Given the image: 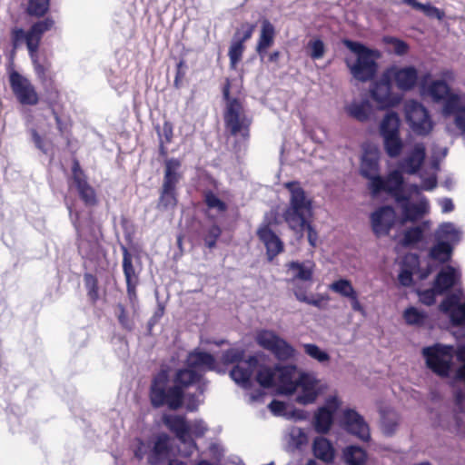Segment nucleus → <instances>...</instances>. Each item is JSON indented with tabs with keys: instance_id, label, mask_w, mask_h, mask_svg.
Wrapping results in <instances>:
<instances>
[{
	"instance_id": "59",
	"label": "nucleus",
	"mask_w": 465,
	"mask_h": 465,
	"mask_svg": "<svg viewBox=\"0 0 465 465\" xmlns=\"http://www.w3.org/2000/svg\"><path fill=\"white\" fill-rule=\"evenodd\" d=\"M453 405L454 420L458 426H460L462 419L460 415L465 413V392L460 388L453 391Z\"/></svg>"
},
{
	"instance_id": "18",
	"label": "nucleus",
	"mask_w": 465,
	"mask_h": 465,
	"mask_svg": "<svg viewBox=\"0 0 465 465\" xmlns=\"http://www.w3.org/2000/svg\"><path fill=\"white\" fill-rule=\"evenodd\" d=\"M427 157V151L423 143H415L398 162L395 170L410 175L421 176L423 165Z\"/></svg>"
},
{
	"instance_id": "13",
	"label": "nucleus",
	"mask_w": 465,
	"mask_h": 465,
	"mask_svg": "<svg viewBox=\"0 0 465 465\" xmlns=\"http://www.w3.org/2000/svg\"><path fill=\"white\" fill-rule=\"evenodd\" d=\"M386 74L395 84L396 87L403 92H411L416 87L420 88L422 82V74L414 64L397 65L391 64L385 70Z\"/></svg>"
},
{
	"instance_id": "30",
	"label": "nucleus",
	"mask_w": 465,
	"mask_h": 465,
	"mask_svg": "<svg viewBox=\"0 0 465 465\" xmlns=\"http://www.w3.org/2000/svg\"><path fill=\"white\" fill-rule=\"evenodd\" d=\"M276 30L274 25L268 19L262 21L260 35L256 44L255 52L260 57L261 62L268 54V50L274 45Z\"/></svg>"
},
{
	"instance_id": "16",
	"label": "nucleus",
	"mask_w": 465,
	"mask_h": 465,
	"mask_svg": "<svg viewBox=\"0 0 465 465\" xmlns=\"http://www.w3.org/2000/svg\"><path fill=\"white\" fill-rule=\"evenodd\" d=\"M8 82L15 97L20 104L34 106L39 103V95L35 87L27 77L12 69L8 72Z\"/></svg>"
},
{
	"instance_id": "4",
	"label": "nucleus",
	"mask_w": 465,
	"mask_h": 465,
	"mask_svg": "<svg viewBox=\"0 0 465 465\" xmlns=\"http://www.w3.org/2000/svg\"><path fill=\"white\" fill-rule=\"evenodd\" d=\"M177 371H183V378L188 381L192 387H196L199 395H203L207 390L209 381L205 378V373L214 371L217 374L224 375L227 369L222 366L216 357L200 347L191 350L181 367Z\"/></svg>"
},
{
	"instance_id": "14",
	"label": "nucleus",
	"mask_w": 465,
	"mask_h": 465,
	"mask_svg": "<svg viewBox=\"0 0 465 465\" xmlns=\"http://www.w3.org/2000/svg\"><path fill=\"white\" fill-rule=\"evenodd\" d=\"M430 225V220H423L405 228L399 235V244L409 249L427 250L431 242Z\"/></svg>"
},
{
	"instance_id": "31",
	"label": "nucleus",
	"mask_w": 465,
	"mask_h": 465,
	"mask_svg": "<svg viewBox=\"0 0 465 465\" xmlns=\"http://www.w3.org/2000/svg\"><path fill=\"white\" fill-rule=\"evenodd\" d=\"M346 114L360 123H367L371 119L373 107L368 98H361L360 101L352 100L344 106Z\"/></svg>"
},
{
	"instance_id": "23",
	"label": "nucleus",
	"mask_w": 465,
	"mask_h": 465,
	"mask_svg": "<svg viewBox=\"0 0 465 465\" xmlns=\"http://www.w3.org/2000/svg\"><path fill=\"white\" fill-rule=\"evenodd\" d=\"M173 447L170 436L165 432L157 434L147 455L150 465H162L170 460Z\"/></svg>"
},
{
	"instance_id": "39",
	"label": "nucleus",
	"mask_w": 465,
	"mask_h": 465,
	"mask_svg": "<svg viewBox=\"0 0 465 465\" xmlns=\"http://www.w3.org/2000/svg\"><path fill=\"white\" fill-rule=\"evenodd\" d=\"M178 204L177 190L161 186L156 208L162 213L173 212Z\"/></svg>"
},
{
	"instance_id": "26",
	"label": "nucleus",
	"mask_w": 465,
	"mask_h": 465,
	"mask_svg": "<svg viewBox=\"0 0 465 465\" xmlns=\"http://www.w3.org/2000/svg\"><path fill=\"white\" fill-rule=\"evenodd\" d=\"M259 240L264 244L267 260H272L284 251V242L269 224H262L256 232Z\"/></svg>"
},
{
	"instance_id": "47",
	"label": "nucleus",
	"mask_w": 465,
	"mask_h": 465,
	"mask_svg": "<svg viewBox=\"0 0 465 465\" xmlns=\"http://www.w3.org/2000/svg\"><path fill=\"white\" fill-rule=\"evenodd\" d=\"M382 44L387 47V52L397 56L407 54L411 49L410 45L403 39L393 35H383Z\"/></svg>"
},
{
	"instance_id": "64",
	"label": "nucleus",
	"mask_w": 465,
	"mask_h": 465,
	"mask_svg": "<svg viewBox=\"0 0 465 465\" xmlns=\"http://www.w3.org/2000/svg\"><path fill=\"white\" fill-rule=\"evenodd\" d=\"M115 316L122 329L126 331H132L134 329V320L129 316L124 305L121 302L116 305Z\"/></svg>"
},
{
	"instance_id": "54",
	"label": "nucleus",
	"mask_w": 465,
	"mask_h": 465,
	"mask_svg": "<svg viewBox=\"0 0 465 465\" xmlns=\"http://www.w3.org/2000/svg\"><path fill=\"white\" fill-rule=\"evenodd\" d=\"M32 35H30L29 29L25 30L23 27L15 26L11 28L10 31V39H11V45L12 50L10 52V58L13 59L14 56L16 54V51L22 44H26V41L31 38Z\"/></svg>"
},
{
	"instance_id": "57",
	"label": "nucleus",
	"mask_w": 465,
	"mask_h": 465,
	"mask_svg": "<svg viewBox=\"0 0 465 465\" xmlns=\"http://www.w3.org/2000/svg\"><path fill=\"white\" fill-rule=\"evenodd\" d=\"M41 18L42 19L38 18L37 21L34 22L28 29L32 37L42 40L43 35L54 27V20L51 16H44Z\"/></svg>"
},
{
	"instance_id": "45",
	"label": "nucleus",
	"mask_w": 465,
	"mask_h": 465,
	"mask_svg": "<svg viewBox=\"0 0 465 465\" xmlns=\"http://www.w3.org/2000/svg\"><path fill=\"white\" fill-rule=\"evenodd\" d=\"M289 228L296 234L298 240L302 239L306 232L309 244L312 247H315L317 245L318 232L312 225V219L305 220L302 224L298 223L294 225L289 226Z\"/></svg>"
},
{
	"instance_id": "17",
	"label": "nucleus",
	"mask_w": 465,
	"mask_h": 465,
	"mask_svg": "<svg viewBox=\"0 0 465 465\" xmlns=\"http://www.w3.org/2000/svg\"><path fill=\"white\" fill-rule=\"evenodd\" d=\"M295 401L301 405L314 403L323 393L317 378L310 372L302 371L297 377Z\"/></svg>"
},
{
	"instance_id": "44",
	"label": "nucleus",
	"mask_w": 465,
	"mask_h": 465,
	"mask_svg": "<svg viewBox=\"0 0 465 465\" xmlns=\"http://www.w3.org/2000/svg\"><path fill=\"white\" fill-rule=\"evenodd\" d=\"M293 295L300 302L312 305L318 309H322L324 307V302L329 300L327 295L322 293H317L316 297L308 296L306 293V289L303 288L301 284L294 285Z\"/></svg>"
},
{
	"instance_id": "1",
	"label": "nucleus",
	"mask_w": 465,
	"mask_h": 465,
	"mask_svg": "<svg viewBox=\"0 0 465 465\" xmlns=\"http://www.w3.org/2000/svg\"><path fill=\"white\" fill-rule=\"evenodd\" d=\"M182 371L167 364L161 365L153 376L149 387V401L153 409L167 408L170 411L185 409L189 412L198 410L200 401L196 393L189 392L191 384Z\"/></svg>"
},
{
	"instance_id": "38",
	"label": "nucleus",
	"mask_w": 465,
	"mask_h": 465,
	"mask_svg": "<svg viewBox=\"0 0 465 465\" xmlns=\"http://www.w3.org/2000/svg\"><path fill=\"white\" fill-rule=\"evenodd\" d=\"M401 120L395 111L386 112L379 124L380 136L401 134Z\"/></svg>"
},
{
	"instance_id": "32",
	"label": "nucleus",
	"mask_w": 465,
	"mask_h": 465,
	"mask_svg": "<svg viewBox=\"0 0 465 465\" xmlns=\"http://www.w3.org/2000/svg\"><path fill=\"white\" fill-rule=\"evenodd\" d=\"M340 459L344 465H367L370 456L365 448L352 443L341 449Z\"/></svg>"
},
{
	"instance_id": "22",
	"label": "nucleus",
	"mask_w": 465,
	"mask_h": 465,
	"mask_svg": "<svg viewBox=\"0 0 465 465\" xmlns=\"http://www.w3.org/2000/svg\"><path fill=\"white\" fill-rule=\"evenodd\" d=\"M420 90L421 94L430 96L436 104L444 101L445 98L452 93L450 86L444 79L433 80L430 72L422 74V82Z\"/></svg>"
},
{
	"instance_id": "10",
	"label": "nucleus",
	"mask_w": 465,
	"mask_h": 465,
	"mask_svg": "<svg viewBox=\"0 0 465 465\" xmlns=\"http://www.w3.org/2000/svg\"><path fill=\"white\" fill-rule=\"evenodd\" d=\"M404 117L409 127L417 135L426 136L433 130L434 122L430 111L417 99L405 103Z\"/></svg>"
},
{
	"instance_id": "50",
	"label": "nucleus",
	"mask_w": 465,
	"mask_h": 465,
	"mask_svg": "<svg viewBox=\"0 0 465 465\" xmlns=\"http://www.w3.org/2000/svg\"><path fill=\"white\" fill-rule=\"evenodd\" d=\"M41 39L31 37L26 41V48L28 51L29 57L32 61L34 71L39 70L42 72V68L51 66L50 62L45 58L43 61L40 60L38 51L41 44Z\"/></svg>"
},
{
	"instance_id": "46",
	"label": "nucleus",
	"mask_w": 465,
	"mask_h": 465,
	"mask_svg": "<svg viewBox=\"0 0 465 465\" xmlns=\"http://www.w3.org/2000/svg\"><path fill=\"white\" fill-rule=\"evenodd\" d=\"M246 358V350L243 347H231L222 352L219 363L227 369L229 365L242 363Z\"/></svg>"
},
{
	"instance_id": "15",
	"label": "nucleus",
	"mask_w": 465,
	"mask_h": 465,
	"mask_svg": "<svg viewBox=\"0 0 465 465\" xmlns=\"http://www.w3.org/2000/svg\"><path fill=\"white\" fill-rule=\"evenodd\" d=\"M370 225L377 238L388 236L391 230L399 225L398 213L391 204H382L370 213Z\"/></svg>"
},
{
	"instance_id": "12",
	"label": "nucleus",
	"mask_w": 465,
	"mask_h": 465,
	"mask_svg": "<svg viewBox=\"0 0 465 465\" xmlns=\"http://www.w3.org/2000/svg\"><path fill=\"white\" fill-rule=\"evenodd\" d=\"M338 424L341 430L354 436L363 443L371 440L370 426L364 417L355 409L345 408L337 416Z\"/></svg>"
},
{
	"instance_id": "49",
	"label": "nucleus",
	"mask_w": 465,
	"mask_h": 465,
	"mask_svg": "<svg viewBox=\"0 0 465 465\" xmlns=\"http://www.w3.org/2000/svg\"><path fill=\"white\" fill-rule=\"evenodd\" d=\"M78 196L87 207H93L97 204V196L94 189L89 184L87 179L78 180L74 183Z\"/></svg>"
},
{
	"instance_id": "7",
	"label": "nucleus",
	"mask_w": 465,
	"mask_h": 465,
	"mask_svg": "<svg viewBox=\"0 0 465 465\" xmlns=\"http://www.w3.org/2000/svg\"><path fill=\"white\" fill-rule=\"evenodd\" d=\"M232 83L230 78H225L222 86V98L225 104L223 121L225 128L232 136H241L247 140L250 136V125L252 119L244 113L243 105L238 97L231 95Z\"/></svg>"
},
{
	"instance_id": "61",
	"label": "nucleus",
	"mask_w": 465,
	"mask_h": 465,
	"mask_svg": "<svg viewBox=\"0 0 465 465\" xmlns=\"http://www.w3.org/2000/svg\"><path fill=\"white\" fill-rule=\"evenodd\" d=\"M306 50L312 60H320L326 53V45L322 38L314 37L308 42Z\"/></svg>"
},
{
	"instance_id": "43",
	"label": "nucleus",
	"mask_w": 465,
	"mask_h": 465,
	"mask_svg": "<svg viewBox=\"0 0 465 465\" xmlns=\"http://www.w3.org/2000/svg\"><path fill=\"white\" fill-rule=\"evenodd\" d=\"M381 137L382 139L385 153L391 159L398 158L401 154L405 145L401 134Z\"/></svg>"
},
{
	"instance_id": "5",
	"label": "nucleus",
	"mask_w": 465,
	"mask_h": 465,
	"mask_svg": "<svg viewBox=\"0 0 465 465\" xmlns=\"http://www.w3.org/2000/svg\"><path fill=\"white\" fill-rule=\"evenodd\" d=\"M342 44L355 55L354 60L348 56L344 58L352 78L360 83H367L376 78L380 68L378 61L381 57V51L349 38H344Z\"/></svg>"
},
{
	"instance_id": "53",
	"label": "nucleus",
	"mask_w": 465,
	"mask_h": 465,
	"mask_svg": "<svg viewBox=\"0 0 465 465\" xmlns=\"http://www.w3.org/2000/svg\"><path fill=\"white\" fill-rule=\"evenodd\" d=\"M50 5L51 0H27L25 12L30 17L41 18L49 13Z\"/></svg>"
},
{
	"instance_id": "35",
	"label": "nucleus",
	"mask_w": 465,
	"mask_h": 465,
	"mask_svg": "<svg viewBox=\"0 0 465 465\" xmlns=\"http://www.w3.org/2000/svg\"><path fill=\"white\" fill-rule=\"evenodd\" d=\"M50 67L51 66H46L42 68V72L39 70L35 71L44 89V101L46 103L49 109L54 107V104L59 99V92L54 86V83L52 78L47 74Z\"/></svg>"
},
{
	"instance_id": "42",
	"label": "nucleus",
	"mask_w": 465,
	"mask_h": 465,
	"mask_svg": "<svg viewBox=\"0 0 465 465\" xmlns=\"http://www.w3.org/2000/svg\"><path fill=\"white\" fill-rule=\"evenodd\" d=\"M402 3L414 10L421 12L429 18L442 20L445 16L444 11L435 6L430 2L421 3L418 0H402Z\"/></svg>"
},
{
	"instance_id": "21",
	"label": "nucleus",
	"mask_w": 465,
	"mask_h": 465,
	"mask_svg": "<svg viewBox=\"0 0 465 465\" xmlns=\"http://www.w3.org/2000/svg\"><path fill=\"white\" fill-rule=\"evenodd\" d=\"M439 311L448 314L453 326H460L462 336L465 337V301L460 302V297L456 293L445 296L440 302Z\"/></svg>"
},
{
	"instance_id": "6",
	"label": "nucleus",
	"mask_w": 465,
	"mask_h": 465,
	"mask_svg": "<svg viewBox=\"0 0 465 465\" xmlns=\"http://www.w3.org/2000/svg\"><path fill=\"white\" fill-rule=\"evenodd\" d=\"M405 187L406 179L403 176L398 185L390 186L383 193L393 200L395 206L400 210L397 220L400 226L418 222L430 212L428 199L422 195L419 201H413L410 194L404 193Z\"/></svg>"
},
{
	"instance_id": "51",
	"label": "nucleus",
	"mask_w": 465,
	"mask_h": 465,
	"mask_svg": "<svg viewBox=\"0 0 465 465\" xmlns=\"http://www.w3.org/2000/svg\"><path fill=\"white\" fill-rule=\"evenodd\" d=\"M442 104L441 114L444 117H454V122L456 118L460 114L461 111L465 109V104L461 105L460 104V96L456 94L451 93L449 96L445 98L444 101L440 102Z\"/></svg>"
},
{
	"instance_id": "41",
	"label": "nucleus",
	"mask_w": 465,
	"mask_h": 465,
	"mask_svg": "<svg viewBox=\"0 0 465 465\" xmlns=\"http://www.w3.org/2000/svg\"><path fill=\"white\" fill-rule=\"evenodd\" d=\"M402 318L407 325L423 327L429 322V314L422 309L410 305L404 309Z\"/></svg>"
},
{
	"instance_id": "20",
	"label": "nucleus",
	"mask_w": 465,
	"mask_h": 465,
	"mask_svg": "<svg viewBox=\"0 0 465 465\" xmlns=\"http://www.w3.org/2000/svg\"><path fill=\"white\" fill-rule=\"evenodd\" d=\"M120 249L123 253L122 267L126 282V292L130 303L134 307L138 301L136 288L140 282L139 272H136L134 265V256L128 248L121 243Z\"/></svg>"
},
{
	"instance_id": "36",
	"label": "nucleus",
	"mask_w": 465,
	"mask_h": 465,
	"mask_svg": "<svg viewBox=\"0 0 465 465\" xmlns=\"http://www.w3.org/2000/svg\"><path fill=\"white\" fill-rule=\"evenodd\" d=\"M68 209L72 224L76 232V245L78 248V252L83 258L92 259L93 252L94 249L98 247V243L86 241L85 239L83 238L79 223V213H76L75 214H73L71 207H68Z\"/></svg>"
},
{
	"instance_id": "62",
	"label": "nucleus",
	"mask_w": 465,
	"mask_h": 465,
	"mask_svg": "<svg viewBox=\"0 0 465 465\" xmlns=\"http://www.w3.org/2000/svg\"><path fill=\"white\" fill-rule=\"evenodd\" d=\"M245 50V45L241 44V42H237L232 39L231 45L228 50V56L230 59V69L235 70L238 64L241 62L242 58L243 52Z\"/></svg>"
},
{
	"instance_id": "34",
	"label": "nucleus",
	"mask_w": 465,
	"mask_h": 465,
	"mask_svg": "<svg viewBox=\"0 0 465 465\" xmlns=\"http://www.w3.org/2000/svg\"><path fill=\"white\" fill-rule=\"evenodd\" d=\"M182 161L175 157L167 158L164 161V170L162 186L177 190L183 174L180 173Z\"/></svg>"
},
{
	"instance_id": "24",
	"label": "nucleus",
	"mask_w": 465,
	"mask_h": 465,
	"mask_svg": "<svg viewBox=\"0 0 465 465\" xmlns=\"http://www.w3.org/2000/svg\"><path fill=\"white\" fill-rule=\"evenodd\" d=\"M275 378L281 394L292 396L296 392L295 379L298 367L295 364L275 363Z\"/></svg>"
},
{
	"instance_id": "58",
	"label": "nucleus",
	"mask_w": 465,
	"mask_h": 465,
	"mask_svg": "<svg viewBox=\"0 0 465 465\" xmlns=\"http://www.w3.org/2000/svg\"><path fill=\"white\" fill-rule=\"evenodd\" d=\"M329 288L332 292L347 299L357 292L351 282L347 278H339L333 281L330 284Z\"/></svg>"
},
{
	"instance_id": "29",
	"label": "nucleus",
	"mask_w": 465,
	"mask_h": 465,
	"mask_svg": "<svg viewBox=\"0 0 465 465\" xmlns=\"http://www.w3.org/2000/svg\"><path fill=\"white\" fill-rule=\"evenodd\" d=\"M285 266L288 271L292 272V277L290 282L293 283V286L299 284L296 282H312L315 271V263L313 261L292 260L287 262Z\"/></svg>"
},
{
	"instance_id": "19",
	"label": "nucleus",
	"mask_w": 465,
	"mask_h": 465,
	"mask_svg": "<svg viewBox=\"0 0 465 465\" xmlns=\"http://www.w3.org/2000/svg\"><path fill=\"white\" fill-rule=\"evenodd\" d=\"M261 356V354L253 352L249 354L242 363L232 366L229 371V376L236 385L244 390H249L253 386L255 366L258 364V358Z\"/></svg>"
},
{
	"instance_id": "40",
	"label": "nucleus",
	"mask_w": 465,
	"mask_h": 465,
	"mask_svg": "<svg viewBox=\"0 0 465 465\" xmlns=\"http://www.w3.org/2000/svg\"><path fill=\"white\" fill-rule=\"evenodd\" d=\"M335 416L330 411H325L324 408L318 407L315 411L312 424L314 430L318 433H328L333 424Z\"/></svg>"
},
{
	"instance_id": "11",
	"label": "nucleus",
	"mask_w": 465,
	"mask_h": 465,
	"mask_svg": "<svg viewBox=\"0 0 465 465\" xmlns=\"http://www.w3.org/2000/svg\"><path fill=\"white\" fill-rule=\"evenodd\" d=\"M369 97L380 109L393 108L401 102V95L395 93L392 84L385 71L381 75L370 81Z\"/></svg>"
},
{
	"instance_id": "25",
	"label": "nucleus",
	"mask_w": 465,
	"mask_h": 465,
	"mask_svg": "<svg viewBox=\"0 0 465 465\" xmlns=\"http://www.w3.org/2000/svg\"><path fill=\"white\" fill-rule=\"evenodd\" d=\"M423 267H420V255L411 253L401 262L397 276L398 284L401 287H412L415 284L414 275L420 278Z\"/></svg>"
},
{
	"instance_id": "55",
	"label": "nucleus",
	"mask_w": 465,
	"mask_h": 465,
	"mask_svg": "<svg viewBox=\"0 0 465 465\" xmlns=\"http://www.w3.org/2000/svg\"><path fill=\"white\" fill-rule=\"evenodd\" d=\"M203 201L208 210H216L220 213H223L228 210V204L211 189L203 191Z\"/></svg>"
},
{
	"instance_id": "48",
	"label": "nucleus",
	"mask_w": 465,
	"mask_h": 465,
	"mask_svg": "<svg viewBox=\"0 0 465 465\" xmlns=\"http://www.w3.org/2000/svg\"><path fill=\"white\" fill-rule=\"evenodd\" d=\"M398 427V414L391 410H382L381 411V429L382 434L386 437H391L395 434Z\"/></svg>"
},
{
	"instance_id": "63",
	"label": "nucleus",
	"mask_w": 465,
	"mask_h": 465,
	"mask_svg": "<svg viewBox=\"0 0 465 465\" xmlns=\"http://www.w3.org/2000/svg\"><path fill=\"white\" fill-rule=\"evenodd\" d=\"M309 441L307 432L302 428H293L290 432L289 446L294 450H300Z\"/></svg>"
},
{
	"instance_id": "37",
	"label": "nucleus",
	"mask_w": 465,
	"mask_h": 465,
	"mask_svg": "<svg viewBox=\"0 0 465 465\" xmlns=\"http://www.w3.org/2000/svg\"><path fill=\"white\" fill-rule=\"evenodd\" d=\"M312 453L318 459L325 463L331 464L336 457V450L329 439L325 437H316L312 441Z\"/></svg>"
},
{
	"instance_id": "33",
	"label": "nucleus",
	"mask_w": 465,
	"mask_h": 465,
	"mask_svg": "<svg viewBox=\"0 0 465 465\" xmlns=\"http://www.w3.org/2000/svg\"><path fill=\"white\" fill-rule=\"evenodd\" d=\"M162 421L177 440L188 438L189 421L184 415L165 413L162 416Z\"/></svg>"
},
{
	"instance_id": "2",
	"label": "nucleus",
	"mask_w": 465,
	"mask_h": 465,
	"mask_svg": "<svg viewBox=\"0 0 465 465\" xmlns=\"http://www.w3.org/2000/svg\"><path fill=\"white\" fill-rule=\"evenodd\" d=\"M462 231L452 222L440 223L431 235L428 247L426 266L420 272V280H426L432 272L452 261L454 249L461 241Z\"/></svg>"
},
{
	"instance_id": "56",
	"label": "nucleus",
	"mask_w": 465,
	"mask_h": 465,
	"mask_svg": "<svg viewBox=\"0 0 465 465\" xmlns=\"http://www.w3.org/2000/svg\"><path fill=\"white\" fill-rule=\"evenodd\" d=\"M280 338L274 331L262 329L257 331L255 341L260 347L271 351Z\"/></svg>"
},
{
	"instance_id": "52",
	"label": "nucleus",
	"mask_w": 465,
	"mask_h": 465,
	"mask_svg": "<svg viewBox=\"0 0 465 465\" xmlns=\"http://www.w3.org/2000/svg\"><path fill=\"white\" fill-rule=\"evenodd\" d=\"M278 361H289L296 358V349L284 338L281 337L271 351Z\"/></svg>"
},
{
	"instance_id": "3",
	"label": "nucleus",
	"mask_w": 465,
	"mask_h": 465,
	"mask_svg": "<svg viewBox=\"0 0 465 465\" xmlns=\"http://www.w3.org/2000/svg\"><path fill=\"white\" fill-rule=\"evenodd\" d=\"M381 151L375 144H364L360 158L359 173L367 180V189L371 198L383 193L388 187L398 185L403 175L397 170H390L385 175L381 173Z\"/></svg>"
},
{
	"instance_id": "60",
	"label": "nucleus",
	"mask_w": 465,
	"mask_h": 465,
	"mask_svg": "<svg viewBox=\"0 0 465 465\" xmlns=\"http://www.w3.org/2000/svg\"><path fill=\"white\" fill-rule=\"evenodd\" d=\"M304 352L312 359L317 361L320 363H328L331 360L330 354L322 350L316 343H303L302 344Z\"/></svg>"
},
{
	"instance_id": "8",
	"label": "nucleus",
	"mask_w": 465,
	"mask_h": 465,
	"mask_svg": "<svg viewBox=\"0 0 465 465\" xmlns=\"http://www.w3.org/2000/svg\"><path fill=\"white\" fill-rule=\"evenodd\" d=\"M283 187L289 192V203L282 212V219L288 227L313 218V201L296 180L288 181Z\"/></svg>"
},
{
	"instance_id": "28",
	"label": "nucleus",
	"mask_w": 465,
	"mask_h": 465,
	"mask_svg": "<svg viewBox=\"0 0 465 465\" xmlns=\"http://www.w3.org/2000/svg\"><path fill=\"white\" fill-rule=\"evenodd\" d=\"M255 354H261L258 358V364L255 366L253 380L262 388L270 389L274 385L275 381V365L267 363L269 356L263 351H255Z\"/></svg>"
},
{
	"instance_id": "9",
	"label": "nucleus",
	"mask_w": 465,
	"mask_h": 465,
	"mask_svg": "<svg viewBox=\"0 0 465 465\" xmlns=\"http://www.w3.org/2000/svg\"><path fill=\"white\" fill-rule=\"evenodd\" d=\"M454 354V345L441 342H435L421 349L426 368L441 379L452 378Z\"/></svg>"
},
{
	"instance_id": "27",
	"label": "nucleus",
	"mask_w": 465,
	"mask_h": 465,
	"mask_svg": "<svg viewBox=\"0 0 465 465\" xmlns=\"http://www.w3.org/2000/svg\"><path fill=\"white\" fill-rule=\"evenodd\" d=\"M460 270L448 264L443 268L440 267L432 283L435 285V288L438 289L440 294H445L460 282Z\"/></svg>"
}]
</instances>
